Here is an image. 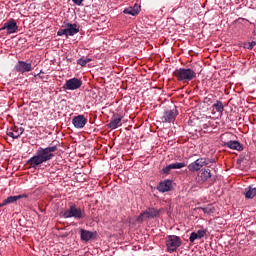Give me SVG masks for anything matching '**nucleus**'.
Here are the masks:
<instances>
[{
    "instance_id": "nucleus-26",
    "label": "nucleus",
    "mask_w": 256,
    "mask_h": 256,
    "mask_svg": "<svg viewBox=\"0 0 256 256\" xmlns=\"http://www.w3.org/2000/svg\"><path fill=\"white\" fill-rule=\"evenodd\" d=\"M200 211H203V213H206L207 215H211V213H215V207L213 205L209 204L207 207H200Z\"/></svg>"
},
{
    "instance_id": "nucleus-25",
    "label": "nucleus",
    "mask_w": 256,
    "mask_h": 256,
    "mask_svg": "<svg viewBox=\"0 0 256 256\" xmlns=\"http://www.w3.org/2000/svg\"><path fill=\"white\" fill-rule=\"evenodd\" d=\"M212 107H214V109H216L218 113H221V115H223V111H225V106H223V102L217 100Z\"/></svg>"
},
{
    "instance_id": "nucleus-3",
    "label": "nucleus",
    "mask_w": 256,
    "mask_h": 256,
    "mask_svg": "<svg viewBox=\"0 0 256 256\" xmlns=\"http://www.w3.org/2000/svg\"><path fill=\"white\" fill-rule=\"evenodd\" d=\"M64 219H76L79 221L80 219L85 218V210L77 207V205L70 203L69 209L65 210L63 213Z\"/></svg>"
},
{
    "instance_id": "nucleus-11",
    "label": "nucleus",
    "mask_w": 256,
    "mask_h": 256,
    "mask_svg": "<svg viewBox=\"0 0 256 256\" xmlns=\"http://www.w3.org/2000/svg\"><path fill=\"white\" fill-rule=\"evenodd\" d=\"M211 179V170L203 168L201 169L196 177L197 183H205V181H209Z\"/></svg>"
},
{
    "instance_id": "nucleus-18",
    "label": "nucleus",
    "mask_w": 256,
    "mask_h": 256,
    "mask_svg": "<svg viewBox=\"0 0 256 256\" xmlns=\"http://www.w3.org/2000/svg\"><path fill=\"white\" fill-rule=\"evenodd\" d=\"M205 235H207V229H200L190 234L189 241L190 243H194L196 239H203Z\"/></svg>"
},
{
    "instance_id": "nucleus-9",
    "label": "nucleus",
    "mask_w": 256,
    "mask_h": 256,
    "mask_svg": "<svg viewBox=\"0 0 256 256\" xmlns=\"http://www.w3.org/2000/svg\"><path fill=\"white\" fill-rule=\"evenodd\" d=\"M80 239L81 241H85V243H89V241L97 239V231L91 232L89 230L80 229Z\"/></svg>"
},
{
    "instance_id": "nucleus-8",
    "label": "nucleus",
    "mask_w": 256,
    "mask_h": 256,
    "mask_svg": "<svg viewBox=\"0 0 256 256\" xmlns=\"http://www.w3.org/2000/svg\"><path fill=\"white\" fill-rule=\"evenodd\" d=\"M81 85H83V80L79 78H72L66 81L63 89H66L68 91H75L77 89H81Z\"/></svg>"
},
{
    "instance_id": "nucleus-2",
    "label": "nucleus",
    "mask_w": 256,
    "mask_h": 256,
    "mask_svg": "<svg viewBox=\"0 0 256 256\" xmlns=\"http://www.w3.org/2000/svg\"><path fill=\"white\" fill-rule=\"evenodd\" d=\"M173 77L180 83H189L197 79V72L191 68H178L173 72Z\"/></svg>"
},
{
    "instance_id": "nucleus-23",
    "label": "nucleus",
    "mask_w": 256,
    "mask_h": 256,
    "mask_svg": "<svg viewBox=\"0 0 256 256\" xmlns=\"http://www.w3.org/2000/svg\"><path fill=\"white\" fill-rule=\"evenodd\" d=\"M245 198L246 199H253L256 195V188H253L249 186L248 188L245 189Z\"/></svg>"
},
{
    "instance_id": "nucleus-16",
    "label": "nucleus",
    "mask_w": 256,
    "mask_h": 256,
    "mask_svg": "<svg viewBox=\"0 0 256 256\" xmlns=\"http://www.w3.org/2000/svg\"><path fill=\"white\" fill-rule=\"evenodd\" d=\"M66 37H73V35H77L79 33V25L77 24H71L67 23L66 24Z\"/></svg>"
},
{
    "instance_id": "nucleus-6",
    "label": "nucleus",
    "mask_w": 256,
    "mask_h": 256,
    "mask_svg": "<svg viewBox=\"0 0 256 256\" xmlns=\"http://www.w3.org/2000/svg\"><path fill=\"white\" fill-rule=\"evenodd\" d=\"M7 31L8 35H13V33L19 32V26H17V21L15 19H10L3 24L0 31Z\"/></svg>"
},
{
    "instance_id": "nucleus-30",
    "label": "nucleus",
    "mask_w": 256,
    "mask_h": 256,
    "mask_svg": "<svg viewBox=\"0 0 256 256\" xmlns=\"http://www.w3.org/2000/svg\"><path fill=\"white\" fill-rule=\"evenodd\" d=\"M83 1L85 0H72L74 5H77L78 7H81V5H83Z\"/></svg>"
},
{
    "instance_id": "nucleus-5",
    "label": "nucleus",
    "mask_w": 256,
    "mask_h": 256,
    "mask_svg": "<svg viewBox=\"0 0 256 256\" xmlns=\"http://www.w3.org/2000/svg\"><path fill=\"white\" fill-rule=\"evenodd\" d=\"M161 210L157 208H147L144 212L140 213L137 218L138 223H143V221H147V219H155V217H159Z\"/></svg>"
},
{
    "instance_id": "nucleus-28",
    "label": "nucleus",
    "mask_w": 256,
    "mask_h": 256,
    "mask_svg": "<svg viewBox=\"0 0 256 256\" xmlns=\"http://www.w3.org/2000/svg\"><path fill=\"white\" fill-rule=\"evenodd\" d=\"M57 35H58V37H63V35H65L67 37L66 28L58 30Z\"/></svg>"
},
{
    "instance_id": "nucleus-27",
    "label": "nucleus",
    "mask_w": 256,
    "mask_h": 256,
    "mask_svg": "<svg viewBox=\"0 0 256 256\" xmlns=\"http://www.w3.org/2000/svg\"><path fill=\"white\" fill-rule=\"evenodd\" d=\"M91 61H93V59L82 57L77 60V64L80 65L81 67H86L87 63H91Z\"/></svg>"
},
{
    "instance_id": "nucleus-7",
    "label": "nucleus",
    "mask_w": 256,
    "mask_h": 256,
    "mask_svg": "<svg viewBox=\"0 0 256 256\" xmlns=\"http://www.w3.org/2000/svg\"><path fill=\"white\" fill-rule=\"evenodd\" d=\"M14 69L16 73H21V75L31 73L33 71V64L31 62L18 61Z\"/></svg>"
},
{
    "instance_id": "nucleus-17",
    "label": "nucleus",
    "mask_w": 256,
    "mask_h": 256,
    "mask_svg": "<svg viewBox=\"0 0 256 256\" xmlns=\"http://www.w3.org/2000/svg\"><path fill=\"white\" fill-rule=\"evenodd\" d=\"M123 13L124 15H132V17H137V14L141 13V5L134 4L133 7L125 8Z\"/></svg>"
},
{
    "instance_id": "nucleus-24",
    "label": "nucleus",
    "mask_w": 256,
    "mask_h": 256,
    "mask_svg": "<svg viewBox=\"0 0 256 256\" xmlns=\"http://www.w3.org/2000/svg\"><path fill=\"white\" fill-rule=\"evenodd\" d=\"M11 130L14 132L15 137L17 139H19V137H21V135H23L25 128L13 126V127H11Z\"/></svg>"
},
{
    "instance_id": "nucleus-12",
    "label": "nucleus",
    "mask_w": 256,
    "mask_h": 256,
    "mask_svg": "<svg viewBox=\"0 0 256 256\" xmlns=\"http://www.w3.org/2000/svg\"><path fill=\"white\" fill-rule=\"evenodd\" d=\"M183 167H187V164H185V162H176V163H172L166 167H164L161 170V173L163 175H169V173H171V170L173 169H183Z\"/></svg>"
},
{
    "instance_id": "nucleus-21",
    "label": "nucleus",
    "mask_w": 256,
    "mask_h": 256,
    "mask_svg": "<svg viewBox=\"0 0 256 256\" xmlns=\"http://www.w3.org/2000/svg\"><path fill=\"white\" fill-rule=\"evenodd\" d=\"M196 161H198V163L200 164V167H207V165L211 164V163H215L214 159H209V158H198Z\"/></svg>"
},
{
    "instance_id": "nucleus-1",
    "label": "nucleus",
    "mask_w": 256,
    "mask_h": 256,
    "mask_svg": "<svg viewBox=\"0 0 256 256\" xmlns=\"http://www.w3.org/2000/svg\"><path fill=\"white\" fill-rule=\"evenodd\" d=\"M55 151H57V146H49L46 148H38L36 154L31 157L27 163L32 169H37L39 165H43V163H47V161H51L53 157H55Z\"/></svg>"
},
{
    "instance_id": "nucleus-10",
    "label": "nucleus",
    "mask_w": 256,
    "mask_h": 256,
    "mask_svg": "<svg viewBox=\"0 0 256 256\" xmlns=\"http://www.w3.org/2000/svg\"><path fill=\"white\" fill-rule=\"evenodd\" d=\"M175 117H177L176 108L172 110H166L161 118L162 123H173L175 121Z\"/></svg>"
},
{
    "instance_id": "nucleus-19",
    "label": "nucleus",
    "mask_w": 256,
    "mask_h": 256,
    "mask_svg": "<svg viewBox=\"0 0 256 256\" xmlns=\"http://www.w3.org/2000/svg\"><path fill=\"white\" fill-rule=\"evenodd\" d=\"M27 198V194H20L17 196H8L6 199H4V205H12L13 203H17L19 199H25Z\"/></svg>"
},
{
    "instance_id": "nucleus-32",
    "label": "nucleus",
    "mask_w": 256,
    "mask_h": 256,
    "mask_svg": "<svg viewBox=\"0 0 256 256\" xmlns=\"http://www.w3.org/2000/svg\"><path fill=\"white\" fill-rule=\"evenodd\" d=\"M5 205H7V204H5V200H3V202L0 203V207H5Z\"/></svg>"
},
{
    "instance_id": "nucleus-13",
    "label": "nucleus",
    "mask_w": 256,
    "mask_h": 256,
    "mask_svg": "<svg viewBox=\"0 0 256 256\" xmlns=\"http://www.w3.org/2000/svg\"><path fill=\"white\" fill-rule=\"evenodd\" d=\"M72 124L76 129H83L85 125H87V118H85V115H78L74 116L72 119Z\"/></svg>"
},
{
    "instance_id": "nucleus-14",
    "label": "nucleus",
    "mask_w": 256,
    "mask_h": 256,
    "mask_svg": "<svg viewBox=\"0 0 256 256\" xmlns=\"http://www.w3.org/2000/svg\"><path fill=\"white\" fill-rule=\"evenodd\" d=\"M223 146L232 149L233 151H243V145L237 140L223 142Z\"/></svg>"
},
{
    "instance_id": "nucleus-20",
    "label": "nucleus",
    "mask_w": 256,
    "mask_h": 256,
    "mask_svg": "<svg viewBox=\"0 0 256 256\" xmlns=\"http://www.w3.org/2000/svg\"><path fill=\"white\" fill-rule=\"evenodd\" d=\"M202 167L200 166L198 160L190 163L188 165V170L191 172V173H195L197 171H201Z\"/></svg>"
},
{
    "instance_id": "nucleus-15",
    "label": "nucleus",
    "mask_w": 256,
    "mask_h": 256,
    "mask_svg": "<svg viewBox=\"0 0 256 256\" xmlns=\"http://www.w3.org/2000/svg\"><path fill=\"white\" fill-rule=\"evenodd\" d=\"M173 189V182L171 180H164L163 182H160L157 186V190L160 193H167Z\"/></svg>"
},
{
    "instance_id": "nucleus-29",
    "label": "nucleus",
    "mask_w": 256,
    "mask_h": 256,
    "mask_svg": "<svg viewBox=\"0 0 256 256\" xmlns=\"http://www.w3.org/2000/svg\"><path fill=\"white\" fill-rule=\"evenodd\" d=\"M7 135L8 137H12V139H17V136H15V132H13L11 128L7 131Z\"/></svg>"
},
{
    "instance_id": "nucleus-4",
    "label": "nucleus",
    "mask_w": 256,
    "mask_h": 256,
    "mask_svg": "<svg viewBox=\"0 0 256 256\" xmlns=\"http://www.w3.org/2000/svg\"><path fill=\"white\" fill-rule=\"evenodd\" d=\"M182 243L183 242L181 241V238L179 236H175V235L167 236L166 247H167L168 253H173L177 251V249L181 247Z\"/></svg>"
},
{
    "instance_id": "nucleus-22",
    "label": "nucleus",
    "mask_w": 256,
    "mask_h": 256,
    "mask_svg": "<svg viewBox=\"0 0 256 256\" xmlns=\"http://www.w3.org/2000/svg\"><path fill=\"white\" fill-rule=\"evenodd\" d=\"M121 119H122L121 117H118V118L113 117L108 124L109 129H117V127L121 123Z\"/></svg>"
},
{
    "instance_id": "nucleus-31",
    "label": "nucleus",
    "mask_w": 256,
    "mask_h": 256,
    "mask_svg": "<svg viewBox=\"0 0 256 256\" xmlns=\"http://www.w3.org/2000/svg\"><path fill=\"white\" fill-rule=\"evenodd\" d=\"M255 45H256L255 41L250 42L248 49H250V50L253 49V47H255Z\"/></svg>"
},
{
    "instance_id": "nucleus-33",
    "label": "nucleus",
    "mask_w": 256,
    "mask_h": 256,
    "mask_svg": "<svg viewBox=\"0 0 256 256\" xmlns=\"http://www.w3.org/2000/svg\"><path fill=\"white\" fill-rule=\"evenodd\" d=\"M253 35H255V36H256V30H254V31H253Z\"/></svg>"
}]
</instances>
